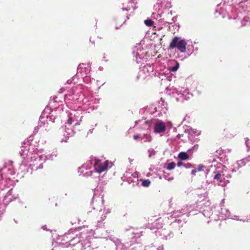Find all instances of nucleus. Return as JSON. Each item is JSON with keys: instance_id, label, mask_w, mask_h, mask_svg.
I'll return each instance as SVG.
<instances>
[{"instance_id": "obj_12", "label": "nucleus", "mask_w": 250, "mask_h": 250, "mask_svg": "<svg viewBox=\"0 0 250 250\" xmlns=\"http://www.w3.org/2000/svg\"><path fill=\"white\" fill-rule=\"evenodd\" d=\"M162 227V223H161L160 224H157L156 223V225L155 226V228L158 229L161 228Z\"/></svg>"}, {"instance_id": "obj_13", "label": "nucleus", "mask_w": 250, "mask_h": 250, "mask_svg": "<svg viewBox=\"0 0 250 250\" xmlns=\"http://www.w3.org/2000/svg\"><path fill=\"white\" fill-rule=\"evenodd\" d=\"M177 165L178 167H181L182 166H184V163L181 161H179L177 163Z\"/></svg>"}, {"instance_id": "obj_15", "label": "nucleus", "mask_w": 250, "mask_h": 250, "mask_svg": "<svg viewBox=\"0 0 250 250\" xmlns=\"http://www.w3.org/2000/svg\"><path fill=\"white\" fill-rule=\"evenodd\" d=\"M197 172V169H193L192 171H191V174L192 175H195V173H196Z\"/></svg>"}, {"instance_id": "obj_11", "label": "nucleus", "mask_w": 250, "mask_h": 250, "mask_svg": "<svg viewBox=\"0 0 250 250\" xmlns=\"http://www.w3.org/2000/svg\"><path fill=\"white\" fill-rule=\"evenodd\" d=\"M72 122H73V119L72 117H69L68 121H67V123L69 125H71L72 124Z\"/></svg>"}, {"instance_id": "obj_19", "label": "nucleus", "mask_w": 250, "mask_h": 250, "mask_svg": "<svg viewBox=\"0 0 250 250\" xmlns=\"http://www.w3.org/2000/svg\"><path fill=\"white\" fill-rule=\"evenodd\" d=\"M246 144H247V146H249L250 145L249 141H247Z\"/></svg>"}, {"instance_id": "obj_14", "label": "nucleus", "mask_w": 250, "mask_h": 250, "mask_svg": "<svg viewBox=\"0 0 250 250\" xmlns=\"http://www.w3.org/2000/svg\"><path fill=\"white\" fill-rule=\"evenodd\" d=\"M139 138H140V136L138 134L134 135L133 136V138H134V140H137Z\"/></svg>"}, {"instance_id": "obj_9", "label": "nucleus", "mask_w": 250, "mask_h": 250, "mask_svg": "<svg viewBox=\"0 0 250 250\" xmlns=\"http://www.w3.org/2000/svg\"><path fill=\"white\" fill-rule=\"evenodd\" d=\"M204 168V166L202 165H200L198 166V167L197 169V171H201L203 170V168Z\"/></svg>"}, {"instance_id": "obj_3", "label": "nucleus", "mask_w": 250, "mask_h": 250, "mask_svg": "<svg viewBox=\"0 0 250 250\" xmlns=\"http://www.w3.org/2000/svg\"><path fill=\"white\" fill-rule=\"evenodd\" d=\"M166 126L165 123L162 121L156 123L154 127V132L157 133H162L165 131Z\"/></svg>"}, {"instance_id": "obj_21", "label": "nucleus", "mask_w": 250, "mask_h": 250, "mask_svg": "<svg viewBox=\"0 0 250 250\" xmlns=\"http://www.w3.org/2000/svg\"><path fill=\"white\" fill-rule=\"evenodd\" d=\"M145 123L147 124H148V121H146V122H145Z\"/></svg>"}, {"instance_id": "obj_6", "label": "nucleus", "mask_w": 250, "mask_h": 250, "mask_svg": "<svg viewBox=\"0 0 250 250\" xmlns=\"http://www.w3.org/2000/svg\"><path fill=\"white\" fill-rule=\"evenodd\" d=\"M176 164L174 162H171L167 164V169L168 170L173 169L175 167Z\"/></svg>"}, {"instance_id": "obj_16", "label": "nucleus", "mask_w": 250, "mask_h": 250, "mask_svg": "<svg viewBox=\"0 0 250 250\" xmlns=\"http://www.w3.org/2000/svg\"><path fill=\"white\" fill-rule=\"evenodd\" d=\"M43 164H41L39 165V166L38 167V168H39V169H42L43 168Z\"/></svg>"}, {"instance_id": "obj_7", "label": "nucleus", "mask_w": 250, "mask_h": 250, "mask_svg": "<svg viewBox=\"0 0 250 250\" xmlns=\"http://www.w3.org/2000/svg\"><path fill=\"white\" fill-rule=\"evenodd\" d=\"M151 182L148 179L144 180L142 182V185L145 187H148L150 186Z\"/></svg>"}, {"instance_id": "obj_8", "label": "nucleus", "mask_w": 250, "mask_h": 250, "mask_svg": "<svg viewBox=\"0 0 250 250\" xmlns=\"http://www.w3.org/2000/svg\"><path fill=\"white\" fill-rule=\"evenodd\" d=\"M145 23L146 25L148 26H153L154 22L151 20V19H147L145 21Z\"/></svg>"}, {"instance_id": "obj_17", "label": "nucleus", "mask_w": 250, "mask_h": 250, "mask_svg": "<svg viewBox=\"0 0 250 250\" xmlns=\"http://www.w3.org/2000/svg\"><path fill=\"white\" fill-rule=\"evenodd\" d=\"M12 192V189H11V190H10L8 192L7 194H8V195H11Z\"/></svg>"}, {"instance_id": "obj_18", "label": "nucleus", "mask_w": 250, "mask_h": 250, "mask_svg": "<svg viewBox=\"0 0 250 250\" xmlns=\"http://www.w3.org/2000/svg\"><path fill=\"white\" fill-rule=\"evenodd\" d=\"M90 42H91L92 45H94L95 42L94 41H92L91 39L90 40Z\"/></svg>"}, {"instance_id": "obj_4", "label": "nucleus", "mask_w": 250, "mask_h": 250, "mask_svg": "<svg viewBox=\"0 0 250 250\" xmlns=\"http://www.w3.org/2000/svg\"><path fill=\"white\" fill-rule=\"evenodd\" d=\"M178 157L181 161H185L189 158V156L186 152H181L179 153Z\"/></svg>"}, {"instance_id": "obj_5", "label": "nucleus", "mask_w": 250, "mask_h": 250, "mask_svg": "<svg viewBox=\"0 0 250 250\" xmlns=\"http://www.w3.org/2000/svg\"><path fill=\"white\" fill-rule=\"evenodd\" d=\"M223 179V175H222L220 173H217L215 175L214 177V179L217 180L220 182L222 181Z\"/></svg>"}, {"instance_id": "obj_1", "label": "nucleus", "mask_w": 250, "mask_h": 250, "mask_svg": "<svg viewBox=\"0 0 250 250\" xmlns=\"http://www.w3.org/2000/svg\"><path fill=\"white\" fill-rule=\"evenodd\" d=\"M187 42L185 40H181L179 41V37H174L170 42L168 49H173L177 48L181 53H185L186 52V46Z\"/></svg>"}, {"instance_id": "obj_2", "label": "nucleus", "mask_w": 250, "mask_h": 250, "mask_svg": "<svg viewBox=\"0 0 250 250\" xmlns=\"http://www.w3.org/2000/svg\"><path fill=\"white\" fill-rule=\"evenodd\" d=\"M108 164V161H105L104 163H102L101 160H97L94 164V167L96 172L100 173L107 169Z\"/></svg>"}, {"instance_id": "obj_20", "label": "nucleus", "mask_w": 250, "mask_h": 250, "mask_svg": "<svg viewBox=\"0 0 250 250\" xmlns=\"http://www.w3.org/2000/svg\"><path fill=\"white\" fill-rule=\"evenodd\" d=\"M188 166H189V167H191V166H192L190 164H188Z\"/></svg>"}, {"instance_id": "obj_10", "label": "nucleus", "mask_w": 250, "mask_h": 250, "mask_svg": "<svg viewBox=\"0 0 250 250\" xmlns=\"http://www.w3.org/2000/svg\"><path fill=\"white\" fill-rule=\"evenodd\" d=\"M179 68V64L177 63L176 65H175V66L173 67L171 69V70L172 71H176L178 68Z\"/></svg>"}]
</instances>
